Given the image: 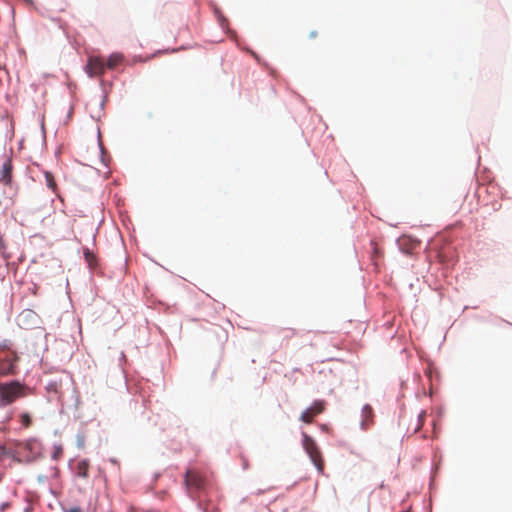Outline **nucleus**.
Returning a JSON list of instances; mask_svg holds the SVG:
<instances>
[{
	"mask_svg": "<svg viewBox=\"0 0 512 512\" xmlns=\"http://www.w3.org/2000/svg\"><path fill=\"white\" fill-rule=\"evenodd\" d=\"M184 482L189 491H201L206 486V478L196 469H187Z\"/></svg>",
	"mask_w": 512,
	"mask_h": 512,
	"instance_id": "nucleus-3",
	"label": "nucleus"
},
{
	"mask_svg": "<svg viewBox=\"0 0 512 512\" xmlns=\"http://www.w3.org/2000/svg\"><path fill=\"white\" fill-rule=\"evenodd\" d=\"M45 389L48 394L53 393V394L57 395L60 391V383L57 381H51L46 385Z\"/></svg>",
	"mask_w": 512,
	"mask_h": 512,
	"instance_id": "nucleus-14",
	"label": "nucleus"
},
{
	"mask_svg": "<svg viewBox=\"0 0 512 512\" xmlns=\"http://www.w3.org/2000/svg\"><path fill=\"white\" fill-rule=\"evenodd\" d=\"M89 76H102L105 73V60L102 57L92 56L88 59L85 67Z\"/></svg>",
	"mask_w": 512,
	"mask_h": 512,
	"instance_id": "nucleus-5",
	"label": "nucleus"
},
{
	"mask_svg": "<svg viewBox=\"0 0 512 512\" xmlns=\"http://www.w3.org/2000/svg\"><path fill=\"white\" fill-rule=\"evenodd\" d=\"M65 512H83V511L80 507L74 506V507L65 509Z\"/></svg>",
	"mask_w": 512,
	"mask_h": 512,
	"instance_id": "nucleus-16",
	"label": "nucleus"
},
{
	"mask_svg": "<svg viewBox=\"0 0 512 512\" xmlns=\"http://www.w3.org/2000/svg\"><path fill=\"white\" fill-rule=\"evenodd\" d=\"M373 416H374V413H373L372 407L370 405H365L362 409V417H363L362 426L365 429L367 428L368 425H370L372 423Z\"/></svg>",
	"mask_w": 512,
	"mask_h": 512,
	"instance_id": "nucleus-9",
	"label": "nucleus"
},
{
	"mask_svg": "<svg viewBox=\"0 0 512 512\" xmlns=\"http://www.w3.org/2000/svg\"><path fill=\"white\" fill-rule=\"evenodd\" d=\"M371 244L374 246V251H375V253H376V252H377V248H376V244H375V242H371Z\"/></svg>",
	"mask_w": 512,
	"mask_h": 512,
	"instance_id": "nucleus-19",
	"label": "nucleus"
},
{
	"mask_svg": "<svg viewBox=\"0 0 512 512\" xmlns=\"http://www.w3.org/2000/svg\"><path fill=\"white\" fill-rule=\"evenodd\" d=\"M89 467H90V464H89L88 460L83 459V460L79 461L77 463V466H76V474H77V476H79L81 478H87L88 475H89L88 474Z\"/></svg>",
	"mask_w": 512,
	"mask_h": 512,
	"instance_id": "nucleus-10",
	"label": "nucleus"
},
{
	"mask_svg": "<svg viewBox=\"0 0 512 512\" xmlns=\"http://www.w3.org/2000/svg\"><path fill=\"white\" fill-rule=\"evenodd\" d=\"M19 356L16 352H12V357L0 360V377L6 375H14L16 373V365L19 361Z\"/></svg>",
	"mask_w": 512,
	"mask_h": 512,
	"instance_id": "nucleus-6",
	"label": "nucleus"
},
{
	"mask_svg": "<svg viewBox=\"0 0 512 512\" xmlns=\"http://www.w3.org/2000/svg\"><path fill=\"white\" fill-rule=\"evenodd\" d=\"M129 512H134L132 507L129 508Z\"/></svg>",
	"mask_w": 512,
	"mask_h": 512,
	"instance_id": "nucleus-21",
	"label": "nucleus"
},
{
	"mask_svg": "<svg viewBox=\"0 0 512 512\" xmlns=\"http://www.w3.org/2000/svg\"><path fill=\"white\" fill-rule=\"evenodd\" d=\"M302 438V446L304 450L309 455L310 460L315 465L318 472L322 474L324 471L325 463L317 443L305 432L302 433Z\"/></svg>",
	"mask_w": 512,
	"mask_h": 512,
	"instance_id": "nucleus-2",
	"label": "nucleus"
},
{
	"mask_svg": "<svg viewBox=\"0 0 512 512\" xmlns=\"http://www.w3.org/2000/svg\"><path fill=\"white\" fill-rule=\"evenodd\" d=\"M83 254H84V258H85L86 262L89 264L90 267H93L96 265V257L94 255V253L92 251H90V249L85 248L83 251Z\"/></svg>",
	"mask_w": 512,
	"mask_h": 512,
	"instance_id": "nucleus-13",
	"label": "nucleus"
},
{
	"mask_svg": "<svg viewBox=\"0 0 512 512\" xmlns=\"http://www.w3.org/2000/svg\"><path fill=\"white\" fill-rule=\"evenodd\" d=\"M292 334L294 335L296 332H295V329H290Z\"/></svg>",
	"mask_w": 512,
	"mask_h": 512,
	"instance_id": "nucleus-20",
	"label": "nucleus"
},
{
	"mask_svg": "<svg viewBox=\"0 0 512 512\" xmlns=\"http://www.w3.org/2000/svg\"><path fill=\"white\" fill-rule=\"evenodd\" d=\"M44 177H45V181H46V185L49 189H51L53 192H56L57 190V184H56V181L54 179V176L52 173L50 172H45L44 173Z\"/></svg>",
	"mask_w": 512,
	"mask_h": 512,
	"instance_id": "nucleus-12",
	"label": "nucleus"
},
{
	"mask_svg": "<svg viewBox=\"0 0 512 512\" xmlns=\"http://www.w3.org/2000/svg\"><path fill=\"white\" fill-rule=\"evenodd\" d=\"M317 36H318V32H317V31H315V30H314V31H311V32L309 33V37H310V38H316Z\"/></svg>",
	"mask_w": 512,
	"mask_h": 512,
	"instance_id": "nucleus-18",
	"label": "nucleus"
},
{
	"mask_svg": "<svg viewBox=\"0 0 512 512\" xmlns=\"http://www.w3.org/2000/svg\"><path fill=\"white\" fill-rule=\"evenodd\" d=\"M30 393L31 390L18 381L0 383V399L5 405L12 404L18 398L26 397Z\"/></svg>",
	"mask_w": 512,
	"mask_h": 512,
	"instance_id": "nucleus-1",
	"label": "nucleus"
},
{
	"mask_svg": "<svg viewBox=\"0 0 512 512\" xmlns=\"http://www.w3.org/2000/svg\"><path fill=\"white\" fill-rule=\"evenodd\" d=\"M19 419L23 428H29L32 424L31 416L27 412L21 413Z\"/></svg>",
	"mask_w": 512,
	"mask_h": 512,
	"instance_id": "nucleus-15",
	"label": "nucleus"
},
{
	"mask_svg": "<svg viewBox=\"0 0 512 512\" xmlns=\"http://www.w3.org/2000/svg\"><path fill=\"white\" fill-rule=\"evenodd\" d=\"M325 410V402L322 400L315 401L310 407L305 409L300 416V420L310 424L313 422L314 418L323 413Z\"/></svg>",
	"mask_w": 512,
	"mask_h": 512,
	"instance_id": "nucleus-4",
	"label": "nucleus"
},
{
	"mask_svg": "<svg viewBox=\"0 0 512 512\" xmlns=\"http://www.w3.org/2000/svg\"><path fill=\"white\" fill-rule=\"evenodd\" d=\"M124 60V56L121 53H113L105 61L106 69H114L120 65Z\"/></svg>",
	"mask_w": 512,
	"mask_h": 512,
	"instance_id": "nucleus-8",
	"label": "nucleus"
},
{
	"mask_svg": "<svg viewBox=\"0 0 512 512\" xmlns=\"http://www.w3.org/2000/svg\"><path fill=\"white\" fill-rule=\"evenodd\" d=\"M426 411H421L417 418H416V422H415V425L413 426L412 430H413V433H416L418 432L422 426L424 425V422H425V419H426Z\"/></svg>",
	"mask_w": 512,
	"mask_h": 512,
	"instance_id": "nucleus-11",
	"label": "nucleus"
},
{
	"mask_svg": "<svg viewBox=\"0 0 512 512\" xmlns=\"http://www.w3.org/2000/svg\"><path fill=\"white\" fill-rule=\"evenodd\" d=\"M1 181L5 185H11L12 182V163L10 160H7L2 166V175Z\"/></svg>",
	"mask_w": 512,
	"mask_h": 512,
	"instance_id": "nucleus-7",
	"label": "nucleus"
},
{
	"mask_svg": "<svg viewBox=\"0 0 512 512\" xmlns=\"http://www.w3.org/2000/svg\"><path fill=\"white\" fill-rule=\"evenodd\" d=\"M0 349H10V343L8 341H4L0 344Z\"/></svg>",
	"mask_w": 512,
	"mask_h": 512,
	"instance_id": "nucleus-17",
	"label": "nucleus"
}]
</instances>
